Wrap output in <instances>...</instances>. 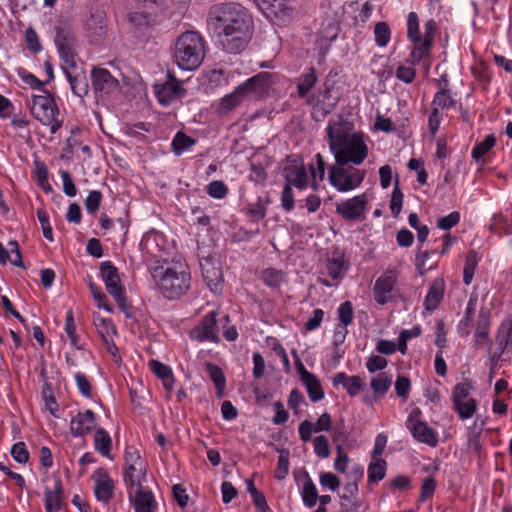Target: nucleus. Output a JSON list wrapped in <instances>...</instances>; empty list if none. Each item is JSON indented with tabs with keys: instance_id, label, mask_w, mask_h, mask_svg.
<instances>
[{
	"instance_id": "obj_19",
	"label": "nucleus",
	"mask_w": 512,
	"mask_h": 512,
	"mask_svg": "<svg viewBox=\"0 0 512 512\" xmlns=\"http://www.w3.org/2000/svg\"><path fill=\"white\" fill-rule=\"evenodd\" d=\"M217 313L215 311L206 314L200 323L194 328L192 335L199 341H210L212 343L219 342Z\"/></svg>"
},
{
	"instance_id": "obj_40",
	"label": "nucleus",
	"mask_w": 512,
	"mask_h": 512,
	"mask_svg": "<svg viewBox=\"0 0 512 512\" xmlns=\"http://www.w3.org/2000/svg\"><path fill=\"white\" fill-rule=\"evenodd\" d=\"M387 464L384 459H372L367 469L369 482L378 483L386 475Z\"/></svg>"
},
{
	"instance_id": "obj_16",
	"label": "nucleus",
	"mask_w": 512,
	"mask_h": 512,
	"mask_svg": "<svg viewBox=\"0 0 512 512\" xmlns=\"http://www.w3.org/2000/svg\"><path fill=\"white\" fill-rule=\"evenodd\" d=\"M157 11L155 0H135V6L129 12V21L137 29L148 27Z\"/></svg>"
},
{
	"instance_id": "obj_43",
	"label": "nucleus",
	"mask_w": 512,
	"mask_h": 512,
	"mask_svg": "<svg viewBox=\"0 0 512 512\" xmlns=\"http://www.w3.org/2000/svg\"><path fill=\"white\" fill-rule=\"evenodd\" d=\"M94 325L102 339L116 334L112 320L103 318L99 314H94Z\"/></svg>"
},
{
	"instance_id": "obj_48",
	"label": "nucleus",
	"mask_w": 512,
	"mask_h": 512,
	"mask_svg": "<svg viewBox=\"0 0 512 512\" xmlns=\"http://www.w3.org/2000/svg\"><path fill=\"white\" fill-rule=\"evenodd\" d=\"M453 405L462 420L471 418L477 409V404L474 399L455 402Z\"/></svg>"
},
{
	"instance_id": "obj_27",
	"label": "nucleus",
	"mask_w": 512,
	"mask_h": 512,
	"mask_svg": "<svg viewBox=\"0 0 512 512\" xmlns=\"http://www.w3.org/2000/svg\"><path fill=\"white\" fill-rule=\"evenodd\" d=\"M146 481V467H134L133 469H125L124 482L128 489L129 498L135 490L145 488L143 483Z\"/></svg>"
},
{
	"instance_id": "obj_13",
	"label": "nucleus",
	"mask_w": 512,
	"mask_h": 512,
	"mask_svg": "<svg viewBox=\"0 0 512 512\" xmlns=\"http://www.w3.org/2000/svg\"><path fill=\"white\" fill-rule=\"evenodd\" d=\"M368 199L366 194H359L336 204V212L346 221H359L364 218Z\"/></svg>"
},
{
	"instance_id": "obj_61",
	"label": "nucleus",
	"mask_w": 512,
	"mask_h": 512,
	"mask_svg": "<svg viewBox=\"0 0 512 512\" xmlns=\"http://www.w3.org/2000/svg\"><path fill=\"white\" fill-rule=\"evenodd\" d=\"M470 390H471V386L469 383H467V382L458 383L453 389V393H452L453 403L464 401V400H470L471 399V398H469Z\"/></svg>"
},
{
	"instance_id": "obj_54",
	"label": "nucleus",
	"mask_w": 512,
	"mask_h": 512,
	"mask_svg": "<svg viewBox=\"0 0 512 512\" xmlns=\"http://www.w3.org/2000/svg\"><path fill=\"white\" fill-rule=\"evenodd\" d=\"M206 191L208 195L214 199H223L228 194V188L222 181H212L207 185Z\"/></svg>"
},
{
	"instance_id": "obj_50",
	"label": "nucleus",
	"mask_w": 512,
	"mask_h": 512,
	"mask_svg": "<svg viewBox=\"0 0 512 512\" xmlns=\"http://www.w3.org/2000/svg\"><path fill=\"white\" fill-rule=\"evenodd\" d=\"M390 28L386 22H378L374 27L375 42L379 47H385L390 41Z\"/></svg>"
},
{
	"instance_id": "obj_35",
	"label": "nucleus",
	"mask_w": 512,
	"mask_h": 512,
	"mask_svg": "<svg viewBox=\"0 0 512 512\" xmlns=\"http://www.w3.org/2000/svg\"><path fill=\"white\" fill-rule=\"evenodd\" d=\"M112 440L107 431L103 428H98L94 435V448L102 456L110 458V451Z\"/></svg>"
},
{
	"instance_id": "obj_14",
	"label": "nucleus",
	"mask_w": 512,
	"mask_h": 512,
	"mask_svg": "<svg viewBox=\"0 0 512 512\" xmlns=\"http://www.w3.org/2000/svg\"><path fill=\"white\" fill-rule=\"evenodd\" d=\"M91 82L97 98L111 95L119 89V81L105 68L94 67Z\"/></svg>"
},
{
	"instance_id": "obj_42",
	"label": "nucleus",
	"mask_w": 512,
	"mask_h": 512,
	"mask_svg": "<svg viewBox=\"0 0 512 512\" xmlns=\"http://www.w3.org/2000/svg\"><path fill=\"white\" fill-rule=\"evenodd\" d=\"M497 341L502 350L512 346V319L503 321L498 329Z\"/></svg>"
},
{
	"instance_id": "obj_53",
	"label": "nucleus",
	"mask_w": 512,
	"mask_h": 512,
	"mask_svg": "<svg viewBox=\"0 0 512 512\" xmlns=\"http://www.w3.org/2000/svg\"><path fill=\"white\" fill-rule=\"evenodd\" d=\"M339 325L348 326L353 322V306L350 301H345L340 304L337 310Z\"/></svg>"
},
{
	"instance_id": "obj_17",
	"label": "nucleus",
	"mask_w": 512,
	"mask_h": 512,
	"mask_svg": "<svg viewBox=\"0 0 512 512\" xmlns=\"http://www.w3.org/2000/svg\"><path fill=\"white\" fill-rule=\"evenodd\" d=\"M398 279V270L395 268H388L376 280L373 288L374 300L379 305H385L391 298Z\"/></svg>"
},
{
	"instance_id": "obj_47",
	"label": "nucleus",
	"mask_w": 512,
	"mask_h": 512,
	"mask_svg": "<svg viewBox=\"0 0 512 512\" xmlns=\"http://www.w3.org/2000/svg\"><path fill=\"white\" fill-rule=\"evenodd\" d=\"M477 264L478 261L476 253L474 251H469L466 256L465 265L463 269V282L465 285L471 284Z\"/></svg>"
},
{
	"instance_id": "obj_41",
	"label": "nucleus",
	"mask_w": 512,
	"mask_h": 512,
	"mask_svg": "<svg viewBox=\"0 0 512 512\" xmlns=\"http://www.w3.org/2000/svg\"><path fill=\"white\" fill-rule=\"evenodd\" d=\"M196 141L184 132H177L172 140V151L177 155H182L190 147H192Z\"/></svg>"
},
{
	"instance_id": "obj_51",
	"label": "nucleus",
	"mask_w": 512,
	"mask_h": 512,
	"mask_svg": "<svg viewBox=\"0 0 512 512\" xmlns=\"http://www.w3.org/2000/svg\"><path fill=\"white\" fill-rule=\"evenodd\" d=\"M328 274L334 279L338 280L344 274V259L341 256L328 259L326 263Z\"/></svg>"
},
{
	"instance_id": "obj_18",
	"label": "nucleus",
	"mask_w": 512,
	"mask_h": 512,
	"mask_svg": "<svg viewBox=\"0 0 512 512\" xmlns=\"http://www.w3.org/2000/svg\"><path fill=\"white\" fill-rule=\"evenodd\" d=\"M61 68L70 84L73 94L79 98H84L89 92V85L83 67L79 61L75 62V67L61 65Z\"/></svg>"
},
{
	"instance_id": "obj_1",
	"label": "nucleus",
	"mask_w": 512,
	"mask_h": 512,
	"mask_svg": "<svg viewBox=\"0 0 512 512\" xmlns=\"http://www.w3.org/2000/svg\"><path fill=\"white\" fill-rule=\"evenodd\" d=\"M207 25L222 49L232 54L243 51L253 34L252 16L245 7L233 2L213 6Z\"/></svg>"
},
{
	"instance_id": "obj_45",
	"label": "nucleus",
	"mask_w": 512,
	"mask_h": 512,
	"mask_svg": "<svg viewBox=\"0 0 512 512\" xmlns=\"http://www.w3.org/2000/svg\"><path fill=\"white\" fill-rule=\"evenodd\" d=\"M392 384V376L380 373L371 379V389L377 395H384Z\"/></svg>"
},
{
	"instance_id": "obj_26",
	"label": "nucleus",
	"mask_w": 512,
	"mask_h": 512,
	"mask_svg": "<svg viewBox=\"0 0 512 512\" xmlns=\"http://www.w3.org/2000/svg\"><path fill=\"white\" fill-rule=\"evenodd\" d=\"M445 292V283L443 279H435L429 286L424 299V307L427 311H434L443 300Z\"/></svg>"
},
{
	"instance_id": "obj_3",
	"label": "nucleus",
	"mask_w": 512,
	"mask_h": 512,
	"mask_svg": "<svg viewBox=\"0 0 512 512\" xmlns=\"http://www.w3.org/2000/svg\"><path fill=\"white\" fill-rule=\"evenodd\" d=\"M150 273L159 292L167 299H177L190 288L189 267L181 259L156 265L151 268Z\"/></svg>"
},
{
	"instance_id": "obj_30",
	"label": "nucleus",
	"mask_w": 512,
	"mask_h": 512,
	"mask_svg": "<svg viewBox=\"0 0 512 512\" xmlns=\"http://www.w3.org/2000/svg\"><path fill=\"white\" fill-rule=\"evenodd\" d=\"M206 372L216 388V396L222 398L226 389V378L223 370L210 362L205 363Z\"/></svg>"
},
{
	"instance_id": "obj_23",
	"label": "nucleus",
	"mask_w": 512,
	"mask_h": 512,
	"mask_svg": "<svg viewBox=\"0 0 512 512\" xmlns=\"http://www.w3.org/2000/svg\"><path fill=\"white\" fill-rule=\"evenodd\" d=\"M95 427V414L91 410L78 413L70 422V430L73 437H83Z\"/></svg>"
},
{
	"instance_id": "obj_49",
	"label": "nucleus",
	"mask_w": 512,
	"mask_h": 512,
	"mask_svg": "<svg viewBox=\"0 0 512 512\" xmlns=\"http://www.w3.org/2000/svg\"><path fill=\"white\" fill-rule=\"evenodd\" d=\"M407 35L408 38L413 42H421V35L419 30V19L415 12H410L407 18Z\"/></svg>"
},
{
	"instance_id": "obj_29",
	"label": "nucleus",
	"mask_w": 512,
	"mask_h": 512,
	"mask_svg": "<svg viewBox=\"0 0 512 512\" xmlns=\"http://www.w3.org/2000/svg\"><path fill=\"white\" fill-rule=\"evenodd\" d=\"M271 200L268 196L258 197L255 202L248 204L245 214L253 223H258L267 215V208Z\"/></svg>"
},
{
	"instance_id": "obj_57",
	"label": "nucleus",
	"mask_w": 512,
	"mask_h": 512,
	"mask_svg": "<svg viewBox=\"0 0 512 512\" xmlns=\"http://www.w3.org/2000/svg\"><path fill=\"white\" fill-rule=\"evenodd\" d=\"M313 447L315 454L320 458H328L330 455V447L328 439L323 436H317L313 439Z\"/></svg>"
},
{
	"instance_id": "obj_64",
	"label": "nucleus",
	"mask_w": 512,
	"mask_h": 512,
	"mask_svg": "<svg viewBox=\"0 0 512 512\" xmlns=\"http://www.w3.org/2000/svg\"><path fill=\"white\" fill-rule=\"evenodd\" d=\"M59 174H60L61 180H62L63 192L68 197L76 196L77 189H76V186H75L70 174L65 170H61L59 172Z\"/></svg>"
},
{
	"instance_id": "obj_22",
	"label": "nucleus",
	"mask_w": 512,
	"mask_h": 512,
	"mask_svg": "<svg viewBox=\"0 0 512 512\" xmlns=\"http://www.w3.org/2000/svg\"><path fill=\"white\" fill-rule=\"evenodd\" d=\"M202 275L209 289L214 293H220L223 288V275L219 266L206 259L200 263Z\"/></svg>"
},
{
	"instance_id": "obj_58",
	"label": "nucleus",
	"mask_w": 512,
	"mask_h": 512,
	"mask_svg": "<svg viewBox=\"0 0 512 512\" xmlns=\"http://www.w3.org/2000/svg\"><path fill=\"white\" fill-rule=\"evenodd\" d=\"M18 76L21 78V80L28 86H30L32 89L36 90H44L43 87L45 85V82L39 80L34 74L31 72H28L25 69H19L18 70Z\"/></svg>"
},
{
	"instance_id": "obj_28",
	"label": "nucleus",
	"mask_w": 512,
	"mask_h": 512,
	"mask_svg": "<svg viewBox=\"0 0 512 512\" xmlns=\"http://www.w3.org/2000/svg\"><path fill=\"white\" fill-rule=\"evenodd\" d=\"M326 164L323 156L317 153L313 161L308 166V173L310 176V187L312 190L317 191L320 187V182L323 181L325 176Z\"/></svg>"
},
{
	"instance_id": "obj_63",
	"label": "nucleus",
	"mask_w": 512,
	"mask_h": 512,
	"mask_svg": "<svg viewBox=\"0 0 512 512\" xmlns=\"http://www.w3.org/2000/svg\"><path fill=\"white\" fill-rule=\"evenodd\" d=\"M460 221V213L457 211H453L447 216L441 217L438 219L437 226L442 230H449L452 227L456 226Z\"/></svg>"
},
{
	"instance_id": "obj_33",
	"label": "nucleus",
	"mask_w": 512,
	"mask_h": 512,
	"mask_svg": "<svg viewBox=\"0 0 512 512\" xmlns=\"http://www.w3.org/2000/svg\"><path fill=\"white\" fill-rule=\"evenodd\" d=\"M245 100L241 90L237 86L233 92L224 96L219 104L218 112L220 114H227Z\"/></svg>"
},
{
	"instance_id": "obj_6",
	"label": "nucleus",
	"mask_w": 512,
	"mask_h": 512,
	"mask_svg": "<svg viewBox=\"0 0 512 512\" xmlns=\"http://www.w3.org/2000/svg\"><path fill=\"white\" fill-rule=\"evenodd\" d=\"M43 92L42 95L32 96L31 114L41 124L48 126L51 134H55L62 126V122L57 118L59 109L54 97L47 90Z\"/></svg>"
},
{
	"instance_id": "obj_9",
	"label": "nucleus",
	"mask_w": 512,
	"mask_h": 512,
	"mask_svg": "<svg viewBox=\"0 0 512 512\" xmlns=\"http://www.w3.org/2000/svg\"><path fill=\"white\" fill-rule=\"evenodd\" d=\"M55 45L57 47L61 65L75 67L78 61L76 53V40L71 27L65 23L56 26Z\"/></svg>"
},
{
	"instance_id": "obj_21",
	"label": "nucleus",
	"mask_w": 512,
	"mask_h": 512,
	"mask_svg": "<svg viewBox=\"0 0 512 512\" xmlns=\"http://www.w3.org/2000/svg\"><path fill=\"white\" fill-rule=\"evenodd\" d=\"M94 481V494L98 501L107 503L114 494V481L108 472L103 468H98L92 475Z\"/></svg>"
},
{
	"instance_id": "obj_31",
	"label": "nucleus",
	"mask_w": 512,
	"mask_h": 512,
	"mask_svg": "<svg viewBox=\"0 0 512 512\" xmlns=\"http://www.w3.org/2000/svg\"><path fill=\"white\" fill-rule=\"evenodd\" d=\"M496 138L490 134L483 141L475 145L471 151V157L479 166H484L486 161L484 156L495 146Z\"/></svg>"
},
{
	"instance_id": "obj_62",
	"label": "nucleus",
	"mask_w": 512,
	"mask_h": 512,
	"mask_svg": "<svg viewBox=\"0 0 512 512\" xmlns=\"http://www.w3.org/2000/svg\"><path fill=\"white\" fill-rule=\"evenodd\" d=\"M102 194L100 191H91L85 199V208L88 213L94 214L100 207Z\"/></svg>"
},
{
	"instance_id": "obj_24",
	"label": "nucleus",
	"mask_w": 512,
	"mask_h": 512,
	"mask_svg": "<svg viewBox=\"0 0 512 512\" xmlns=\"http://www.w3.org/2000/svg\"><path fill=\"white\" fill-rule=\"evenodd\" d=\"M135 512H155L157 503L151 490L142 488L133 491L132 498Z\"/></svg>"
},
{
	"instance_id": "obj_10",
	"label": "nucleus",
	"mask_w": 512,
	"mask_h": 512,
	"mask_svg": "<svg viewBox=\"0 0 512 512\" xmlns=\"http://www.w3.org/2000/svg\"><path fill=\"white\" fill-rule=\"evenodd\" d=\"M99 273L105 284L107 292L123 309L126 304L125 289L121 285L117 268L112 264V262L105 261L100 264Z\"/></svg>"
},
{
	"instance_id": "obj_36",
	"label": "nucleus",
	"mask_w": 512,
	"mask_h": 512,
	"mask_svg": "<svg viewBox=\"0 0 512 512\" xmlns=\"http://www.w3.org/2000/svg\"><path fill=\"white\" fill-rule=\"evenodd\" d=\"M455 103L456 100L452 97L450 90L445 87H440L433 97L431 108H436L437 110L449 109L453 107Z\"/></svg>"
},
{
	"instance_id": "obj_37",
	"label": "nucleus",
	"mask_w": 512,
	"mask_h": 512,
	"mask_svg": "<svg viewBox=\"0 0 512 512\" xmlns=\"http://www.w3.org/2000/svg\"><path fill=\"white\" fill-rule=\"evenodd\" d=\"M261 280L270 288L277 289L285 282L286 276L282 270L267 268L261 272Z\"/></svg>"
},
{
	"instance_id": "obj_34",
	"label": "nucleus",
	"mask_w": 512,
	"mask_h": 512,
	"mask_svg": "<svg viewBox=\"0 0 512 512\" xmlns=\"http://www.w3.org/2000/svg\"><path fill=\"white\" fill-rule=\"evenodd\" d=\"M305 386L308 396L312 402H319L324 398V391L319 378L312 374L301 381Z\"/></svg>"
},
{
	"instance_id": "obj_46",
	"label": "nucleus",
	"mask_w": 512,
	"mask_h": 512,
	"mask_svg": "<svg viewBox=\"0 0 512 512\" xmlns=\"http://www.w3.org/2000/svg\"><path fill=\"white\" fill-rule=\"evenodd\" d=\"M303 503L311 508L316 505L318 500V493L315 484L309 478L305 481L301 492Z\"/></svg>"
},
{
	"instance_id": "obj_5",
	"label": "nucleus",
	"mask_w": 512,
	"mask_h": 512,
	"mask_svg": "<svg viewBox=\"0 0 512 512\" xmlns=\"http://www.w3.org/2000/svg\"><path fill=\"white\" fill-rule=\"evenodd\" d=\"M285 185L281 193V206L286 212L295 207L293 188L304 190L310 187V176L303 162H293L284 168Z\"/></svg>"
},
{
	"instance_id": "obj_55",
	"label": "nucleus",
	"mask_w": 512,
	"mask_h": 512,
	"mask_svg": "<svg viewBox=\"0 0 512 512\" xmlns=\"http://www.w3.org/2000/svg\"><path fill=\"white\" fill-rule=\"evenodd\" d=\"M415 47L411 52L413 63H419L425 56L428 55L429 50L432 46L429 40H422L421 42L414 43Z\"/></svg>"
},
{
	"instance_id": "obj_44",
	"label": "nucleus",
	"mask_w": 512,
	"mask_h": 512,
	"mask_svg": "<svg viewBox=\"0 0 512 512\" xmlns=\"http://www.w3.org/2000/svg\"><path fill=\"white\" fill-rule=\"evenodd\" d=\"M352 473L354 474L353 481L346 483L343 487V493L341 494L343 499L349 500L358 493L357 481L363 477V469L361 467H354Z\"/></svg>"
},
{
	"instance_id": "obj_59",
	"label": "nucleus",
	"mask_w": 512,
	"mask_h": 512,
	"mask_svg": "<svg viewBox=\"0 0 512 512\" xmlns=\"http://www.w3.org/2000/svg\"><path fill=\"white\" fill-rule=\"evenodd\" d=\"M403 203V193L399 188L398 181L394 185V189L391 195L390 210L391 213L396 217L399 215Z\"/></svg>"
},
{
	"instance_id": "obj_38",
	"label": "nucleus",
	"mask_w": 512,
	"mask_h": 512,
	"mask_svg": "<svg viewBox=\"0 0 512 512\" xmlns=\"http://www.w3.org/2000/svg\"><path fill=\"white\" fill-rule=\"evenodd\" d=\"M317 82L316 70L314 67L309 68V71L302 74L297 84L298 95L300 98H305L310 90Z\"/></svg>"
},
{
	"instance_id": "obj_25",
	"label": "nucleus",
	"mask_w": 512,
	"mask_h": 512,
	"mask_svg": "<svg viewBox=\"0 0 512 512\" xmlns=\"http://www.w3.org/2000/svg\"><path fill=\"white\" fill-rule=\"evenodd\" d=\"M333 385L335 387L342 385L349 396L355 397L365 388L366 384L359 376H348L344 372H338L333 377Z\"/></svg>"
},
{
	"instance_id": "obj_7",
	"label": "nucleus",
	"mask_w": 512,
	"mask_h": 512,
	"mask_svg": "<svg viewBox=\"0 0 512 512\" xmlns=\"http://www.w3.org/2000/svg\"><path fill=\"white\" fill-rule=\"evenodd\" d=\"M366 176L365 170L347 165L333 166L329 170L330 184L341 193H346L358 188Z\"/></svg>"
},
{
	"instance_id": "obj_32",
	"label": "nucleus",
	"mask_w": 512,
	"mask_h": 512,
	"mask_svg": "<svg viewBox=\"0 0 512 512\" xmlns=\"http://www.w3.org/2000/svg\"><path fill=\"white\" fill-rule=\"evenodd\" d=\"M85 28L93 36L101 37L105 28V13L101 10L92 12L85 21Z\"/></svg>"
},
{
	"instance_id": "obj_60",
	"label": "nucleus",
	"mask_w": 512,
	"mask_h": 512,
	"mask_svg": "<svg viewBox=\"0 0 512 512\" xmlns=\"http://www.w3.org/2000/svg\"><path fill=\"white\" fill-rule=\"evenodd\" d=\"M11 455L20 464H24L29 460V452L24 442L15 443L11 448Z\"/></svg>"
},
{
	"instance_id": "obj_39",
	"label": "nucleus",
	"mask_w": 512,
	"mask_h": 512,
	"mask_svg": "<svg viewBox=\"0 0 512 512\" xmlns=\"http://www.w3.org/2000/svg\"><path fill=\"white\" fill-rule=\"evenodd\" d=\"M62 491L61 481H55L54 490H45V509L47 512H54L60 509V494Z\"/></svg>"
},
{
	"instance_id": "obj_12",
	"label": "nucleus",
	"mask_w": 512,
	"mask_h": 512,
	"mask_svg": "<svg viewBox=\"0 0 512 512\" xmlns=\"http://www.w3.org/2000/svg\"><path fill=\"white\" fill-rule=\"evenodd\" d=\"M420 415L419 408L413 409L406 420V427L417 441L435 447L438 443L437 433L419 420Z\"/></svg>"
},
{
	"instance_id": "obj_15",
	"label": "nucleus",
	"mask_w": 512,
	"mask_h": 512,
	"mask_svg": "<svg viewBox=\"0 0 512 512\" xmlns=\"http://www.w3.org/2000/svg\"><path fill=\"white\" fill-rule=\"evenodd\" d=\"M272 74L268 72H261L238 87L241 90L245 99H258L263 97L272 85Z\"/></svg>"
},
{
	"instance_id": "obj_8",
	"label": "nucleus",
	"mask_w": 512,
	"mask_h": 512,
	"mask_svg": "<svg viewBox=\"0 0 512 512\" xmlns=\"http://www.w3.org/2000/svg\"><path fill=\"white\" fill-rule=\"evenodd\" d=\"M164 243V236L156 231H149L143 235L140 241V249L149 271L156 265L166 264Z\"/></svg>"
},
{
	"instance_id": "obj_2",
	"label": "nucleus",
	"mask_w": 512,
	"mask_h": 512,
	"mask_svg": "<svg viewBox=\"0 0 512 512\" xmlns=\"http://www.w3.org/2000/svg\"><path fill=\"white\" fill-rule=\"evenodd\" d=\"M329 149L337 165H360L368 155L363 136L352 133V124L342 117L330 119L326 127Z\"/></svg>"
},
{
	"instance_id": "obj_52",
	"label": "nucleus",
	"mask_w": 512,
	"mask_h": 512,
	"mask_svg": "<svg viewBox=\"0 0 512 512\" xmlns=\"http://www.w3.org/2000/svg\"><path fill=\"white\" fill-rule=\"evenodd\" d=\"M125 465L126 469L145 466L139 451L133 446H128L125 450Z\"/></svg>"
},
{
	"instance_id": "obj_56",
	"label": "nucleus",
	"mask_w": 512,
	"mask_h": 512,
	"mask_svg": "<svg viewBox=\"0 0 512 512\" xmlns=\"http://www.w3.org/2000/svg\"><path fill=\"white\" fill-rule=\"evenodd\" d=\"M289 471V452L283 450L280 452L278 457L277 469L275 472V478L278 480H283Z\"/></svg>"
},
{
	"instance_id": "obj_4",
	"label": "nucleus",
	"mask_w": 512,
	"mask_h": 512,
	"mask_svg": "<svg viewBox=\"0 0 512 512\" xmlns=\"http://www.w3.org/2000/svg\"><path fill=\"white\" fill-rule=\"evenodd\" d=\"M173 57L182 70L197 69L205 57L204 39L195 31L182 33L175 42Z\"/></svg>"
},
{
	"instance_id": "obj_20",
	"label": "nucleus",
	"mask_w": 512,
	"mask_h": 512,
	"mask_svg": "<svg viewBox=\"0 0 512 512\" xmlns=\"http://www.w3.org/2000/svg\"><path fill=\"white\" fill-rule=\"evenodd\" d=\"M154 91L159 103L164 106L171 104L184 95L181 83L170 75L164 83L156 84Z\"/></svg>"
},
{
	"instance_id": "obj_11",
	"label": "nucleus",
	"mask_w": 512,
	"mask_h": 512,
	"mask_svg": "<svg viewBox=\"0 0 512 512\" xmlns=\"http://www.w3.org/2000/svg\"><path fill=\"white\" fill-rule=\"evenodd\" d=\"M262 14L274 24H283L291 16L294 0H254Z\"/></svg>"
}]
</instances>
